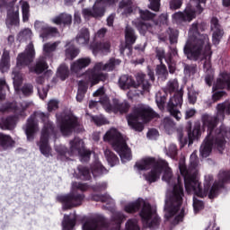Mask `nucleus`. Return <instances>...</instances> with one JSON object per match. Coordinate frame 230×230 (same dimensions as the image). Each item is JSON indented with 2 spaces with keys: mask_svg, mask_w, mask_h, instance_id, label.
Returning a JSON list of instances; mask_svg holds the SVG:
<instances>
[{
  "mask_svg": "<svg viewBox=\"0 0 230 230\" xmlns=\"http://www.w3.org/2000/svg\"><path fill=\"white\" fill-rule=\"evenodd\" d=\"M162 172H164L162 180L164 181L168 186H172L166 194L164 206L165 217L168 219L174 217V223L179 224V222H181L182 218H184V208H181V205L182 204V197H184L181 177L177 179L176 184L175 178H173L172 169L168 166V163L161 161L145 175V178L148 182H155V181L161 177Z\"/></svg>",
  "mask_w": 230,
  "mask_h": 230,
  "instance_id": "nucleus-1",
  "label": "nucleus"
},
{
  "mask_svg": "<svg viewBox=\"0 0 230 230\" xmlns=\"http://www.w3.org/2000/svg\"><path fill=\"white\" fill-rule=\"evenodd\" d=\"M183 51L190 60L206 59L203 65L204 71L207 73L205 82L210 86L213 82V70L209 59L211 58V43H209V36L199 32V23L191 24Z\"/></svg>",
  "mask_w": 230,
  "mask_h": 230,
  "instance_id": "nucleus-2",
  "label": "nucleus"
},
{
  "mask_svg": "<svg viewBox=\"0 0 230 230\" xmlns=\"http://www.w3.org/2000/svg\"><path fill=\"white\" fill-rule=\"evenodd\" d=\"M197 166H199V158L197 157V154L192 153L189 168L183 164H180L179 168L184 178L187 193L204 198L209 193V188L211 187V182H213V176L211 174L205 175L204 187L202 188L200 181H199V177H197Z\"/></svg>",
  "mask_w": 230,
  "mask_h": 230,
  "instance_id": "nucleus-3",
  "label": "nucleus"
},
{
  "mask_svg": "<svg viewBox=\"0 0 230 230\" xmlns=\"http://www.w3.org/2000/svg\"><path fill=\"white\" fill-rule=\"evenodd\" d=\"M121 61L119 59L111 58L110 61L103 65V63H96L92 69H88L84 73V80L79 81L78 83V91L76 95L77 102H82L85 93H87V87L89 85L93 87L97 85L100 82L107 79V74L102 73V71H112L116 66H119Z\"/></svg>",
  "mask_w": 230,
  "mask_h": 230,
  "instance_id": "nucleus-4",
  "label": "nucleus"
},
{
  "mask_svg": "<svg viewBox=\"0 0 230 230\" xmlns=\"http://www.w3.org/2000/svg\"><path fill=\"white\" fill-rule=\"evenodd\" d=\"M37 119H41L45 123L41 130L39 147L43 155L49 157V155L51 154V147H49V139L53 137V125L49 120H48V115L40 112L28 119L27 125L25 126L27 139L28 141H31L36 132H39V124L37 123Z\"/></svg>",
  "mask_w": 230,
  "mask_h": 230,
  "instance_id": "nucleus-5",
  "label": "nucleus"
},
{
  "mask_svg": "<svg viewBox=\"0 0 230 230\" xmlns=\"http://www.w3.org/2000/svg\"><path fill=\"white\" fill-rule=\"evenodd\" d=\"M152 118H157V113L146 104L137 105L133 111L128 115V125L137 132H142L144 126L143 123H148Z\"/></svg>",
  "mask_w": 230,
  "mask_h": 230,
  "instance_id": "nucleus-6",
  "label": "nucleus"
},
{
  "mask_svg": "<svg viewBox=\"0 0 230 230\" xmlns=\"http://www.w3.org/2000/svg\"><path fill=\"white\" fill-rule=\"evenodd\" d=\"M104 141H109L111 143L114 150L118 152L122 163H127L132 159V154L127 146V139L118 129L111 128L106 132L103 137Z\"/></svg>",
  "mask_w": 230,
  "mask_h": 230,
  "instance_id": "nucleus-7",
  "label": "nucleus"
},
{
  "mask_svg": "<svg viewBox=\"0 0 230 230\" xmlns=\"http://www.w3.org/2000/svg\"><path fill=\"white\" fill-rule=\"evenodd\" d=\"M142 210L140 212V217L142 218V222L146 227H157L159 226V217L155 211L152 209L150 203L145 201H137L134 203H129L125 207V211L127 213H135L139 209V206H142Z\"/></svg>",
  "mask_w": 230,
  "mask_h": 230,
  "instance_id": "nucleus-8",
  "label": "nucleus"
},
{
  "mask_svg": "<svg viewBox=\"0 0 230 230\" xmlns=\"http://www.w3.org/2000/svg\"><path fill=\"white\" fill-rule=\"evenodd\" d=\"M33 58H35V48L33 47V43H30L26 47L24 53L18 55L16 67L12 74L15 91H19V87L22 84V75L19 72V69H22L25 66L31 64Z\"/></svg>",
  "mask_w": 230,
  "mask_h": 230,
  "instance_id": "nucleus-9",
  "label": "nucleus"
},
{
  "mask_svg": "<svg viewBox=\"0 0 230 230\" xmlns=\"http://www.w3.org/2000/svg\"><path fill=\"white\" fill-rule=\"evenodd\" d=\"M145 74L138 73L136 75V80L134 77L123 75L119 78V87L122 91H128L133 87L138 89L139 93L145 94V93L150 92V83L145 79Z\"/></svg>",
  "mask_w": 230,
  "mask_h": 230,
  "instance_id": "nucleus-10",
  "label": "nucleus"
},
{
  "mask_svg": "<svg viewBox=\"0 0 230 230\" xmlns=\"http://www.w3.org/2000/svg\"><path fill=\"white\" fill-rule=\"evenodd\" d=\"M206 0H190L183 13L178 12L172 14V21L176 24L182 22H191L197 15H200L204 12V8L200 4H204Z\"/></svg>",
  "mask_w": 230,
  "mask_h": 230,
  "instance_id": "nucleus-11",
  "label": "nucleus"
},
{
  "mask_svg": "<svg viewBox=\"0 0 230 230\" xmlns=\"http://www.w3.org/2000/svg\"><path fill=\"white\" fill-rule=\"evenodd\" d=\"M58 121L59 123L60 131L63 136H69L75 130V128L78 125V120L75 115L69 113H62L58 116Z\"/></svg>",
  "mask_w": 230,
  "mask_h": 230,
  "instance_id": "nucleus-12",
  "label": "nucleus"
},
{
  "mask_svg": "<svg viewBox=\"0 0 230 230\" xmlns=\"http://www.w3.org/2000/svg\"><path fill=\"white\" fill-rule=\"evenodd\" d=\"M100 103L102 105L106 112H128L130 109V105L127 102H119L118 99H113V105L111 104L109 97L102 95Z\"/></svg>",
  "mask_w": 230,
  "mask_h": 230,
  "instance_id": "nucleus-13",
  "label": "nucleus"
},
{
  "mask_svg": "<svg viewBox=\"0 0 230 230\" xmlns=\"http://www.w3.org/2000/svg\"><path fill=\"white\" fill-rule=\"evenodd\" d=\"M113 3H118V0H97L91 9H83V16L84 19H91V17H102L103 15L105 4H113Z\"/></svg>",
  "mask_w": 230,
  "mask_h": 230,
  "instance_id": "nucleus-14",
  "label": "nucleus"
},
{
  "mask_svg": "<svg viewBox=\"0 0 230 230\" xmlns=\"http://www.w3.org/2000/svg\"><path fill=\"white\" fill-rule=\"evenodd\" d=\"M230 181V172H220L218 174V182L216 181L212 188L210 189L209 192H208V199H215V197H217V195H218V191L220 190V188L224 187V184H226V182H229Z\"/></svg>",
  "mask_w": 230,
  "mask_h": 230,
  "instance_id": "nucleus-15",
  "label": "nucleus"
},
{
  "mask_svg": "<svg viewBox=\"0 0 230 230\" xmlns=\"http://www.w3.org/2000/svg\"><path fill=\"white\" fill-rule=\"evenodd\" d=\"M181 105H182V95L181 94L174 95L168 102V111L171 116H173L177 121L182 118V113L177 110V107H181Z\"/></svg>",
  "mask_w": 230,
  "mask_h": 230,
  "instance_id": "nucleus-16",
  "label": "nucleus"
},
{
  "mask_svg": "<svg viewBox=\"0 0 230 230\" xmlns=\"http://www.w3.org/2000/svg\"><path fill=\"white\" fill-rule=\"evenodd\" d=\"M70 152L73 155H83L86 159H89L91 152L85 151L84 148V141L80 138H75L74 141L70 142Z\"/></svg>",
  "mask_w": 230,
  "mask_h": 230,
  "instance_id": "nucleus-17",
  "label": "nucleus"
},
{
  "mask_svg": "<svg viewBox=\"0 0 230 230\" xmlns=\"http://www.w3.org/2000/svg\"><path fill=\"white\" fill-rule=\"evenodd\" d=\"M34 28L37 30V31H40V37L43 39V41L46 40V38L49 37V35L55 36L58 33L56 28L48 26V24L44 23V22H36Z\"/></svg>",
  "mask_w": 230,
  "mask_h": 230,
  "instance_id": "nucleus-18",
  "label": "nucleus"
},
{
  "mask_svg": "<svg viewBox=\"0 0 230 230\" xmlns=\"http://www.w3.org/2000/svg\"><path fill=\"white\" fill-rule=\"evenodd\" d=\"M7 26H17L19 24V5L11 4L7 11Z\"/></svg>",
  "mask_w": 230,
  "mask_h": 230,
  "instance_id": "nucleus-19",
  "label": "nucleus"
},
{
  "mask_svg": "<svg viewBox=\"0 0 230 230\" xmlns=\"http://www.w3.org/2000/svg\"><path fill=\"white\" fill-rule=\"evenodd\" d=\"M211 30L213 31L212 41L214 44H218V42H220L222 40V37H224V30H222V27H220V24H218V19L212 18Z\"/></svg>",
  "mask_w": 230,
  "mask_h": 230,
  "instance_id": "nucleus-20",
  "label": "nucleus"
},
{
  "mask_svg": "<svg viewBox=\"0 0 230 230\" xmlns=\"http://www.w3.org/2000/svg\"><path fill=\"white\" fill-rule=\"evenodd\" d=\"M90 65H91V58H83L72 63L70 69L72 73H80L82 69H85V67H89Z\"/></svg>",
  "mask_w": 230,
  "mask_h": 230,
  "instance_id": "nucleus-21",
  "label": "nucleus"
},
{
  "mask_svg": "<svg viewBox=\"0 0 230 230\" xmlns=\"http://www.w3.org/2000/svg\"><path fill=\"white\" fill-rule=\"evenodd\" d=\"M135 166L138 172H143V170H149V168L153 170L155 166H157V164L154 158L147 157L137 162Z\"/></svg>",
  "mask_w": 230,
  "mask_h": 230,
  "instance_id": "nucleus-22",
  "label": "nucleus"
},
{
  "mask_svg": "<svg viewBox=\"0 0 230 230\" xmlns=\"http://www.w3.org/2000/svg\"><path fill=\"white\" fill-rule=\"evenodd\" d=\"M91 49L93 55H98V53H102L105 55L111 50V42L103 41L102 43H93L91 47Z\"/></svg>",
  "mask_w": 230,
  "mask_h": 230,
  "instance_id": "nucleus-23",
  "label": "nucleus"
},
{
  "mask_svg": "<svg viewBox=\"0 0 230 230\" xmlns=\"http://www.w3.org/2000/svg\"><path fill=\"white\" fill-rule=\"evenodd\" d=\"M61 200H63L66 206H69V208H71L73 206H80L82 204V200H84V196L82 195L62 196Z\"/></svg>",
  "mask_w": 230,
  "mask_h": 230,
  "instance_id": "nucleus-24",
  "label": "nucleus"
},
{
  "mask_svg": "<svg viewBox=\"0 0 230 230\" xmlns=\"http://www.w3.org/2000/svg\"><path fill=\"white\" fill-rule=\"evenodd\" d=\"M230 89V76L227 74H224L219 77L217 82L214 84V91H217V89Z\"/></svg>",
  "mask_w": 230,
  "mask_h": 230,
  "instance_id": "nucleus-25",
  "label": "nucleus"
},
{
  "mask_svg": "<svg viewBox=\"0 0 230 230\" xmlns=\"http://www.w3.org/2000/svg\"><path fill=\"white\" fill-rule=\"evenodd\" d=\"M118 12L121 15H130L133 12L132 0H122L119 3Z\"/></svg>",
  "mask_w": 230,
  "mask_h": 230,
  "instance_id": "nucleus-26",
  "label": "nucleus"
},
{
  "mask_svg": "<svg viewBox=\"0 0 230 230\" xmlns=\"http://www.w3.org/2000/svg\"><path fill=\"white\" fill-rule=\"evenodd\" d=\"M202 132H204V130L200 128V123H196L194 125L193 130L188 133L189 145H192L195 139H199V136H202Z\"/></svg>",
  "mask_w": 230,
  "mask_h": 230,
  "instance_id": "nucleus-27",
  "label": "nucleus"
},
{
  "mask_svg": "<svg viewBox=\"0 0 230 230\" xmlns=\"http://www.w3.org/2000/svg\"><path fill=\"white\" fill-rule=\"evenodd\" d=\"M10 69V51L4 49L0 62V71L6 73Z\"/></svg>",
  "mask_w": 230,
  "mask_h": 230,
  "instance_id": "nucleus-28",
  "label": "nucleus"
},
{
  "mask_svg": "<svg viewBox=\"0 0 230 230\" xmlns=\"http://www.w3.org/2000/svg\"><path fill=\"white\" fill-rule=\"evenodd\" d=\"M16 121L17 119L13 117H9L5 119H2L0 120V128H2L3 130H12V128L15 127Z\"/></svg>",
  "mask_w": 230,
  "mask_h": 230,
  "instance_id": "nucleus-29",
  "label": "nucleus"
},
{
  "mask_svg": "<svg viewBox=\"0 0 230 230\" xmlns=\"http://www.w3.org/2000/svg\"><path fill=\"white\" fill-rule=\"evenodd\" d=\"M137 37H136V33L134 32V30L128 26L126 27L125 31V40H126V46H132L136 42V40Z\"/></svg>",
  "mask_w": 230,
  "mask_h": 230,
  "instance_id": "nucleus-30",
  "label": "nucleus"
},
{
  "mask_svg": "<svg viewBox=\"0 0 230 230\" xmlns=\"http://www.w3.org/2000/svg\"><path fill=\"white\" fill-rule=\"evenodd\" d=\"M76 41L82 46L87 44L89 42V30L82 29L77 34Z\"/></svg>",
  "mask_w": 230,
  "mask_h": 230,
  "instance_id": "nucleus-31",
  "label": "nucleus"
},
{
  "mask_svg": "<svg viewBox=\"0 0 230 230\" xmlns=\"http://www.w3.org/2000/svg\"><path fill=\"white\" fill-rule=\"evenodd\" d=\"M76 222V217L73 216H65L64 220L62 222L63 230H72L75 227V224Z\"/></svg>",
  "mask_w": 230,
  "mask_h": 230,
  "instance_id": "nucleus-32",
  "label": "nucleus"
},
{
  "mask_svg": "<svg viewBox=\"0 0 230 230\" xmlns=\"http://www.w3.org/2000/svg\"><path fill=\"white\" fill-rule=\"evenodd\" d=\"M72 17L70 14L62 13L59 16L52 19L54 24H71Z\"/></svg>",
  "mask_w": 230,
  "mask_h": 230,
  "instance_id": "nucleus-33",
  "label": "nucleus"
},
{
  "mask_svg": "<svg viewBox=\"0 0 230 230\" xmlns=\"http://www.w3.org/2000/svg\"><path fill=\"white\" fill-rule=\"evenodd\" d=\"M60 44V41L56 42H48L43 45V53L44 55H49L53 53V51H57L58 46Z\"/></svg>",
  "mask_w": 230,
  "mask_h": 230,
  "instance_id": "nucleus-34",
  "label": "nucleus"
},
{
  "mask_svg": "<svg viewBox=\"0 0 230 230\" xmlns=\"http://www.w3.org/2000/svg\"><path fill=\"white\" fill-rule=\"evenodd\" d=\"M13 145V141L10 136L0 133V148H8V146H12Z\"/></svg>",
  "mask_w": 230,
  "mask_h": 230,
  "instance_id": "nucleus-35",
  "label": "nucleus"
},
{
  "mask_svg": "<svg viewBox=\"0 0 230 230\" xmlns=\"http://www.w3.org/2000/svg\"><path fill=\"white\" fill-rule=\"evenodd\" d=\"M178 89L179 82L177 79H172L167 83V85L164 88V93L166 94V93H175V91H178Z\"/></svg>",
  "mask_w": 230,
  "mask_h": 230,
  "instance_id": "nucleus-36",
  "label": "nucleus"
},
{
  "mask_svg": "<svg viewBox=\"0 0 230 230\" xmlns=\"http://www.w3.org/2000/svg\"><path fill=\"white\" fill-rule=\"evenodd\" d=\"M46 69H48L46 60L43 58H40L36 63L34 71L37 73V75H40V73H43V71H46Z\"/></svg>",
  "mask_w": 230,
  "mask_h": 230,
  "instance_id": "nucleus-37",
  "label": "nucleus"
},
{
  "mask_svg": "<svg viewBox=\"0 0 230 230\" xmlns=\"http://www.w3.org/2000/svg\"><path fill=\"white\" fill-rule=\"evenodd\" d=\"M104 155L109 163V164H111V166H114L115 164H118V156H116V155H114L112 152H111V150L106 149L104 151Z\"/></svg>",
  "mask_w": 230,
  "mask_h": 230,
  "instance_id": "nucleus-38",
  "label": "nucleus"
},
{
  "mask_svg": "<svg viewBox=\"0 0 230 230\" xmlns=\"http://www.w3.org/2000/svg\"><path fill=\"white\" fill-rule=\"evenodd\" d=\"M67 49L66 50V58H70V60H73V58H75L78 54L80 53V50L77 49H75V46L73 45H66Z\"/></svg>",
  "mask_w": 230,
  "mask_h": 230,
  "instance_id": "nucleus-39",
  "label": "nucleus"
},
{
  "mask_svg": "<svg viewBox=\"0 0 230 230\" xmlns=\"http://www.w3.org/2000/svg\"><path fill=\"white\" fill-rule=\"evenodd\" d=\"M20 4H22V21L26 22L30 19V4L24 1H20Z\"/></svg>",
  "mask_w": 230,
  "mask_h": 230,
  "instance_id": "nucleus-40",
  "label": "nucleus"
},
{
  "mask_svg": "<svg viewBox=\"0 0 230 230\" xmlns=\"http://www.w3.org/2000/svg\"><path fill=\"white\" fill-rule=\"evenodd\" d=\"M100 223L97 220L90 219L83 226V230H100Z\"/></svg>",
  "mask_w": 230,
  "mask_h": 230,
  "instance_id": "nucleus-41",
  "label": "nucleus"
},
{
  "mask_svg": "<svg viewBox=\"0 0 230 230\" xmlns=\"http://www.w3.org/2000/svg\"><path fill=\"white\" fill-rule=\"evenodd\" d=\"M155 102L160 111H163L166 102V94H163L161 92H158L155 95Z\"/></svg>",
  "mask_w": 230,
  "mask_h": 230,
  "instance_id": "nucleus-42",
  "label": "nucleus"
},
{
  "mask_svg": "<svg viewBox=\"0 0 230 230\" xmlns=\"http://www.w3.org/2000/svg\"><path fill=\"white\" fill-rule=\"evenodd\" d=\"M58 76L61 78V80H66L67 76H69V69H67V66L62 65L58 69Z\"/></svg>",
  "mask_w": 230,
  "mask_h": 230,
  "instance_id": "nucleus-43",
  "label": "nucleus"
},
{
  "mask_svg": "<svg viewBox=\"0 0 230 230\" xmlns=\"http://www.w3.org/2000/svg\"><path fill=\"white\" fill-rule=\"evenodd\" d=\"M92 173L93 175H98V173H105V168H103V165L100 162L96 163L92 167Z\"/></svg>",
  "mask_w": 230,
  "mask_h": 230,
  "instance_id": "nucleus-44",
  "label": "nucleus"
},
{
  "mask_svg": "<svg viewBox=\"0 0 230 230\" xmlns=\"http://www.w3.org/2000/svg\"><path fill=\"white\" fill-rule=\"evenodd\" d=\"M126 230H139V226H137V220H128L126 224Z\"/></svg>",
  "mask_w": 230,
  "mask_h": 230,
  "instance_id": "nucleus-45",
  "label": "nucleus"
},
{
  "mask_svg": "<svg viewBox=\"0 0 230 230\" xmlns=\"http://www.w3.org/2000/svg\"><path fill=\"white\" fill-rule=\"evenodd\" d=\"M80 178L84 179V181H89L91 179V173L89 170L85 167L79 168Z\"/></svg>",
  "mask_w": 230,
  "mask_h": 230,
  "instance_id": "nucleus-46",
  "label": "nucleus"
},
{
  "mask_svg": "<svg viewBox=\"0 0 230 230\" xmlns=\"http://www.w3.org/2000/svg\"><path fill=\"white\" fill-rule=\"evenodd\" d=\"M184 73L188 76H191V75H195L197 73V66L195 65H186L184 67Z\"/></svg>",
  "mask_w": 230,
  "mask_h": 230,
  "instance_id": "nucleus-47",
  "label": "nucleus"
},
{
  "mask_svg": "<svg viewBox=\"0 0 230 230\" xmlns=\"http://www.w3.org/2000/svg\"><path fill=\"white\" fill-rule=\"evenodd\" d=\"M150 4L148 8L153 10V12H159V8L161 6V0H149Z\"/></svg>",
  "mask_w": 230,
  "mask_h": 230,
  "instance_id": "nucleus-48",
  "label": "nucleus"
},
{
  "mask_svg": "<svg viewBox=\"0 0 230 230\" xmlns=\"http://www.w3.org/2000/svg\"><path fill=\"white\" fill-rule=\"evenodd\" d=\"M139 13H140L141 19H143L144 21H148L150 19H154V17L155 15V14L150 13V11H148V10H146V11L140 10Z\"/></svg>",
  "mask_w": 230,
  "mask_h": 230,
  "instance_id": "nucleus-49",
  "label": "nucleus"
},
{
  "mask_svg": "<svg viewBox=\"0 0 230 230\" xmlns=\"http://www.w3.org/2000/svg\"><path fill=\"white\" fill-rule=\"evenodd\" d=\"M166 155L172 158L175 157V155H177V146L171 144L166 151Z\"/></svg>",
  "mask_w": 230,
  "mask_h": 230,
  "instance_id": "nucleus-50",
  "label": "nucleus"
},
{
  "mask_svg": "<svg viewBox=\"0 0 230 230\" xmlns=\"http://www.w3.org/2000/svg\"><path fill=\"white\" fill-rule=\"evenodd\" d=\"M193 208H194V213H199L200 209L204 208V203L193 198Z\"/></svg>",
  "mask_w": 230,
  "mask_h": 230,
  "instance_id": "nucleus-51",
  "label": "nucleus"
},
{
  "mask_svg": "<svg viewBox=\"0 0 230 230\" xmlns=\"http://www.w3.org/2000/svg\"><path fill=\"white\" fill-rule=\"evenodd\" d=\"M137 28L140 31V33H142V35H145V32L146 31V30H149V28H150V23H148V22L137 23Z\"/></svg>",
  "mask_w": 230,
  "mask_h": 230,
  "instance_id": "nucleus-52",
  "label": "nucleus"
},
{
  "mask_svg": "<svg viewBox=\"0 0 230 230\" xmlns=\"http://www.w3.org/2000/svg\"><path fill=\"white\" fill-rule=\"evenodd\" d=\"M32 33L31 30L30 29H25L20 32V37L25 40H30L31 39Z\"/></svg>",
  "mask_w": 230,
  "mask_h": 230,
  "instance_id": "nucleus-53",
  "label": "nucleus"
},
{
  "mask_svg": "<svg viewBox=\"0 0 230 230\" xmlns=\"http://www.w3.org/2000/svg\"><path fill=\"white\" fill-rule=\"evenodd\" d=\"M92 121H93L95 125H105V123H107V119H105L104 117L102 115L92 117Z\"/></svg>",
  "mask_w": 230,
  "mask_h": 230,
  "instance_id": "nucleus-54",
  "label": "nucleus"
},
{
  "mask_svg": "<svg viewBox=\"0 0 230 230\" xmlns=\"http://www.w3.org/2000/svg\"><path fill=\"white\" fill-rule=\"evenodd\" d=\"M182 6V0H172L170 2L171 10H179Z\"/></svg>",
  "mask_w": 230,
  "mask_h": 230,
  "instance_id": "nucleus-55",
  "label": "nucleus"
},
{
  "mask_svg": "<svg viewBox=\"0 0 230 230\" xmlns=\"http://www.w3.org/2000/svg\"><path fill=\"white\" fill-rule=\"evenodd\" d=\"M156 73L157 75H159L160 76H166V75H168V71H166V66L164 65H159L156 67Z\"/></svg>",
  "mask_w": 230,
  "mask_h": 230,
  "instance_id": "nucleus-56",
  "label": "nucleus"
},
{
  "mask_svg": "<svg viewBox=\"0 0 230 230\" xmlns=\"http://www.w3.org/2000/svg\"><path fill=\"white\" fill-rule=\"evenodd\" d=\"M22 93L24 96H30L33 93V87L31 84H25L22 89Z\"/></svg>",
  "mask_w": 230,
  "mask_h": 230,
  "instance_id": "nucleus-57",
  "label": "nucleus"
},
{
  "mask_svg": "<svg viewBox=\"0 0 230 230\" xmlns=\"http://www.w3.org/2000/svg\"><path fill=\"white\" fill-rule=\"evenodd\" d=\"M48 109L49 112H51V111H57V109H58V102L55 100L49 101L48 103Z\"/></svg>",
  "mask_w": 230,
  "mask_h": 230,
  "instance_id": "nucleus-58",
  "label": "nucleus"
},
{
  "mask_svg": "<svg viewBox=\"0 0 230 230\" xmlns=\"http://www.w3.org/2000/svg\"><path fill=\"white\" fill-rule=\"evenodd\" d=\"M199 93L193 91V89L189 90V101L190 103H195L197 102V96Z\"/></svg>",
  "mask_w": 230,
  "mask_h": 230,
  "instance_id": "nucleus-59",
  "label": "nucleus"
},
{
  "mask_svg": "<svg viewBox=\"0 0 230 230\" xmlns=\"http://www.w3.org/2000/svg\"><path fill=\"white\" fill-rule=\"evenodd\" d=\"M173 122L171 118H165L163 122V127L165 128V130H168V128H172L173 127Z\"/></svg>",
  "mask_w": 230,
  "mask_h": 230,
  "instance_id": "nucleus-60",
  "label": "nucleus"
},
{
  "mask_svg": "<svg viewBox=\"0 0 230 230\" xmlns=\"http://www.w3.org/2000/svg\"><path fill=\"white\" fill-rule=\"evenodd\" d=\"M147 137L148 139H157V137H159V131L156 129H150L147 132Z\"/></svg>",
  "mask_w": 230,
  "mask_h": 230,
  "instance_id": "nucleus-61",
  "label": "nucleus"
},
{
  "mask_svg": "<svg viewBox=\"0 0 230 230\" xmlns=\"http://www.w3.org/2000/svg\"><path fill=\"white\" fill-rule=\"evenodd\" d=\"M73 190H80L81 191H85L87 190V185L82 183H73L72 184Z\"/></svg>",
  "mask_w": 230,
  "mask_h": 230,
  "instance_id": "nucleus-62",
  "label": "nucleus"
},
{
  "mask_svg": "<svg viewBox=\"0 0 230 230\" xmlns=\"http://www.w3.org/2000/svg\"><path fill=\"white\" fill-rule=\"evenodd\" d=\"M165 61L167 62L168 66H169V71L170 73H175V62H173V60H172V58H165Z\"/></svg>",
  "mask_w": 230,
  "mask_h": 230,
  "instance_id": "nucleus-63",
  "label": "nucleus"
},
{
  "mask_svg": "<svg viewBox=\"0 0 230 230\" xmlns=\"http://www.w3.org/2000/svg\"><path fill=\"white\" fill-rule=\"evenodd\" d=\"M156 57L160 60L161 64L163 63V58H165L164 56V49H156Z\"/></svg>",
  "mask_w": 230,
  "mask_h": 230,
  "instance_id": "nucleus-64",
  "label": "nucleus"
}]
</instances>
